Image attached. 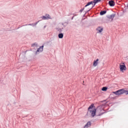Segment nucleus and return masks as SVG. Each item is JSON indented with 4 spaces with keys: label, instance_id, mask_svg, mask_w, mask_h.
Segmentation results:
<instances>
[{
    "label": "nucleus",
    "instance_id": "obj_13",
    "mask_svg": "<svg viewBox=\"0 0 128 128\" xmlns=\"http://www.w3.org/2000/svg\"><path fill=\"white\" fill-rule=\"evenodd\" d=\"M108 90V88H106V87H103L102 88V90L103 91V92H106V91Z\"/></svg>",
    "mask_w": 128,
    "mask_h": 128
},
{
    "label": "nucleus",
    "instance_id": "obj_3",
    "mask_svg": "<svg viewBox=\"0 0 128 128\" xmlns=\"http://www.w3.org/2000/svg\"><path fill=\"white\" fill-rule=\"evenodd\" d=\"M120 72H124V70H126V66L124 63H122L120 65Z\"/></svg>",
    "mask_w": 128,
    "mask_h": 128
},
{
    "label": "nucleus",
    "instance_id": "obj_12",
    "mask_svg": "<svg viewBox=\"0 0 128 128\" xmlns=\"http://www.w3.org/2000/svg\"><path fill=\"white\" fill-rule=\"evenodd\" d=\"M100 2V0H94V6H96V4H98V2Z\"/></svg>",
    "mask_w": 128,
    "mask_h": 128
},
{
    "label": "nucleus",
    "instance_id": "obj_8",
    "mask_svg": "<svg viewBox=\"0 0 128 128\" xmlns=\"http://www.w3.org/2000/svg\"><path fill=\"white\" fill-rule=\"evenodd\" d=\"M58 36L59 38H64V34L62 33L59 34Z\"/></svg>",
    "mask_w": 128,
    "mask_h": 128
},
{
    "label": "nucleus",
    "instance_id": "obj_2",
    "mask_svg": "<svg viewBox=\"0 0 128 128\" xmlns=\"http://www.w3.org/2000/svg\"><path fill=\"white\" fill-rule=\"evenodd\" d=\"M124 89L119 90L116 92H112V93L114 94H116V96H120V94H124Z\"/></svg>",
    "mask_w": 128,
    "mask_h": 128
},
{
    "label": "nucleus",
    "instance_id": "obj_16",
    "mask_svg": "<svg viewBox=\"0 0 128 128\" xmlns=\"http://www.w3.org/2000/svg\"><path fill=\"white\" fill-rule=\"evenodd\" d=\"M42 20H48L46 16H42Z\"/></svg>",
    "mask_w": 128,
    "mask_h": 128
},
{
    "label": "nucleus",
    "instance_id": "obj_19",
    "mask_svg": "<svg viewBox=\"0 0 128 128\" xmlns=\"http://www.w3.org/2000/svg\"><path fill=\"white\" fill-rule=\"evenodd\" d=\"M82 10H84V9H82V10H80V12H82Z\"/></svg>",
    "mask_w": 128,
    "mask_h": 128
},
{
    "label": "nucleus",
    "instance_id": "obj_14",
    "mask_svg": "<svg viewBox=\"0 0 128 128\" xmlns=\"http://www.w3.org/2000/svg\"><path fill=\"white\" fill-rule=\"evenodd\" d=\"M46 16L48 20H50V14H46Z\"/></svg>",
    "mask_w": 128,
    "mask_h": 128
},
{
    "label": "nucleus",
    "instance_id": "obj_7",
    "mask_svg": "<svg viewBox=\"0 0 128 128\" xmlns=\"http://www.w3.org/2000/svg\"><path fill=\"white\" fill-rule=\"evenodd\" d=\"M90 126H92V122H87V124L85 125V126H84V128H90Z\"/></svg>",
    "mask_w": 128,
    "mask_h": 128
},
{
    "label": "nucleus",
    "instance_id": "obj_15",
    "mask_svg": "<svg viewBox=\"0 0 128 128\" xmlns=\"http://www.w3.org/2000/svg\"><path fill=\"white\" fill-rule=\"evenodd\" d=\"M114 16H116V15L114 14H112L110 15V18H112V20L114 18Z\"/></svg>",
    "mask_w": 128,
    "mask_h": 128
},
{
    "label": "nucleus",
    "instance_id": "obj_9",
    "mask_svg": "<svg viewBox=\"0 0 128 128\" xmlns=\"http://www.w3.org/2000/svg\"><path fill=\"white\" fill-rule=\"evenodd\" d=\"M97 30H98V32H102L103 30V29L100 27H98L97 28Z\"/></svg>",
    "mask_w": 128,
    "mask_h": 128
},
{
    "label": "nucleus",
    "instance_id": "obj_6",
    "mask_svg": "<svg viewBox=\"0 0 128 128\" xmlns=\"http://www.w3.org/2000/svg\"><path fill=\"white\" fill-rule=\"evenodd\" d=\"M108 4L110 6H114L115 3L114 0H110L108 2Z\"/></svg>",
    "mask_w": 128,
    "mask_h": 128
},
{
    "label": "nucleus",
    "instance_id": "obj_17",
    "mask_svg": "<svg viewBox=\"0 0 128 128\" xmlns=\"http://www.w3.org/2000/svg\"><path fill=\"white\" fill-rule=\"evenodd\" d=\"M124 94H128V90H126L124 89Z\"/></svg>",
    "mask_w": 128,
    "mask_h": 128
},
{
    "label": "nucleus",
    "instance_id": "obj_11",
    "mask_svg": "<svg viewBox=\"0 0 128 128\" xmlns=\"http://www.w3.org/2000/svg\"><path fill=\"white\" fill-rule=\"evenodd\" d=\"M90 4H92V2H88L86 4V5L85 6V7L86 8V6H90Z\"/></svg>",
    "mask_w": 128,
    "mask_h": 128
},
{
    "label": "nucleus",
    "instance_id": "obj_4",
    "mask_svg": "<svg viewBox=\"0 0 128 128\" xmlns=\"http://www.w3.org/2000/svg\"><path fill=\"white\" fill-rule=\"evenodd\" d=\"M98 59H96V60H94L93 62V66H96L98 64Z\"/></svg>",
    "mask_w": 128,
    "mask_h": 128
},
{
    "label": "nucleus",
    "instance_id": "obj_1",
    "mask_svg": "<svg viewBox=\"0 0 128 128\" xmlns=\"http://www.w3.org/2000/svg\"><path fill=\"white\" fill-rule=\"evenodd\" d=\"M94 104H92L88 108V110L90 111V112L91 114V116L92 118L96 116V108L94 107Z\"/></svg>",
    "mask_w": 128,
    "mask_h": 128
},
{
    "label": "nucleus",
    "instance_id": "obj_10",
    "mask_svg": "<svg viewBox=\"0 0 128 128\" xmlns=\"http://www.w3.org/2000/svg\"><path fill=\"white\" fill-rule=\"evenodd\" d=\"M106 14V11H101L100 12V16H104V14Z\"/></svg>",
    "mask_w": 128,
    "mask_h": 128
},
{
    "label": "nucleus",
    "instance_id": "obj_20",
    "mask_svg": "<svg viewBox=\"0 0 128 128\" xmlns=\"http://www.w3.org/2000/svg\"><path fill=\"white\" fill-rule=\"evenodd\" d=\"M28 26H32V24H28Z\"/></svg>",
    "mask_w": 128,
    "mask_h": 128
},
{
    "label": "nucleus",
    "instance_id": "obj_5",
    "mask_svg": "<svg viewBox=\"0 0 128 128\" xmlns=\"http://www.w3.org/2000/svg\"><path fill=\"white\" fill-rule=\"evenodd\" d=\"M44 50V46H41L38 50L36 51V54L38 52H42Z\"/></svg>",
    "mask_w": 128,
    "mask_h": 128
},
{
    "label": "nucleus",
    "instance_id": "obj_18",
    "mask_svg": "<svg viewBox=\"0 0 128 128\" xmlns=\"http://www.w3.org/2000/svg\"><path fill=\"white\" fill-rule=\"evenodd\" d=\"M38 46V44L34 43V44H32V46Z\"/></svg>",
    "mask_w": 128,
    "mask_h": 128
}]
</instances>
